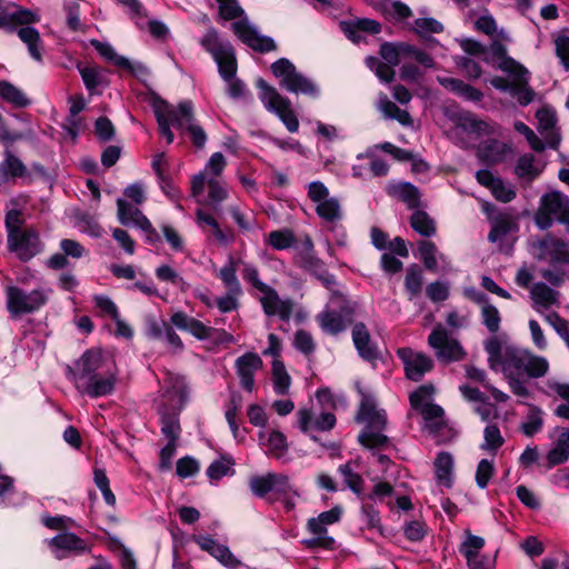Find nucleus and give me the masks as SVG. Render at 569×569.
Returning a JSON list of instances; mask_svg holds the SVG:
<instances>
[{
  "label": "nucleus",
  "mask_w": 569,
  "mask_h": 569,
  "mask_svg": "<svg viewBox=\"0 0 569 569\" xmlns=\"http://www.w3.org/2000/svg\"><path fill=\"white\" fill-rule=\"evenodd\" d=\"M68 378L76 389L90 398L111 395L118 381V368L113 359L100 349H89L68 367Z\"/></svg>",
  "instance_id": "nucleus-1"
},
{
  "label": "nucleus",
  "mask_w": 569,
  "mask_h": 569,
  "mask_svg": "<svg viewBox=\"0 0 569 569\" xmlns=\"http://www.w3.org/2000/svg\"><path fill=\"white\" fill-rule=\"evenodd\" d=\"M227 160L221 152L210 156L204 168L190 178V194L197 203L218 209L229 191L221 179Z\"/></svg>",
  "instance_id": "nucleus-2"
},
{
  "label": "nucleus",
  "mask_w": 569,
  "mask_h": 569,
  "mask_svg": "<svg viewBox=\"0 0 569 569\" xmlns=\"http://www.w3.org/2000/svg\"><path fill=\"white\" fill-rule=\"evenodd\" d=\"M153 109L160 132L166 138L167 143L173 141V133L170 128L174 127L188 131L196 147H204L207 134L202 127L194 123L192 103L190 101H182L178 107H173L164 101H159L154 103Z\"/></svg>",
  "instance_id": "nucleus-3"
},
{
  "label": "nucleus",
  "mask_w": 569,
  "mask_h": 569,
  "mask_svg": "<svg viewBox=\"0 0 569 569\" xmlns=\"http://www.w3.org/2000/svg\"><path fill=\"white\" fill-rule=\"evenodd\" d=\"M163 389L158 407L161 431L168 441L177 442L181 432L178 417L188 400V386L183 377L168 375Z\"/></svg>",
  "instance_id": "nucleus-4"
},
{
  "label": "nucleus",
  "mask_w": 569,
  "mask_h": 569,
  "mask_svg": "<svg viewBox=\"0 0 569 569\" xmlns=\"http://www.w3.org/2000/svg\"><path fill=\"white\" fill-rule=\"evenodd\" d=\"M201 46L208 51L218 64L221 78L227 82L228 94L232 99L246 97L247 89L243 82L237 79V61L234 50L229 41L220 38L214 29H209L200 41Z\"/></svg>",
  "instance_id": "nucleus-5"
},
{
  "label": "nucleus",
  "mask_w": 569,
  "mask_h": 569,
  "mask_svg": "<svg viewBox=\"0 0 569 569\" xmlns=\"http://www.w3.org/2000/svg\"><path fill=\"white\" fill-rule=\"evenodd\" d=\"M361 396L357 421L365 425L362 432L359 435V442L369 449L382 448L387 445L388 438L383 435L387 425V416L385 410L379 409L375 397L361 388Z\"/></svg>",
  "instance_id": "nucleus-6"
},
{
  "label": "nucleus",
  "mask_w": 569,
  "mask_h": 569,
  "mask_svg": "<svg viewBox=\"0 0 569 569\" xmlns=\"http://www.w3.org/2000/svg\"><path fill=\"white\" fill-rule=\"evenodd\" d=\"M249 487L252 493L259 498H266L269 502H281L287 511L296 507L300 493L289 478L282 473H267L250 479Z\"/></svg>",
  "instance_id": "nucleus-7"
},
{
  "label": "nucleus",
  "mask_w": 569,
  "mask_h": 569,
  "mask_svg": "<svg viewBox=\"0 0 569 569\" xmlns=\"http://www.w3.org/2000/svg\"><path fill=\"white\" fill-rule=\"evenodd\" d=\"M512 42L510 33L500 28L498 36L491 38L488 47L489 62L495 64L501 72L507 76L513 74L518 79H526L528 69L508 54V44Z\"/></svg>",
  "instance_id": "nucleus-8"
},
{
  "label": "nucleus",
  "mask_w": 569,
  "mask_h": 569,
  "mask_svg": "<svg viewBox=\"0 0 569 569\" xmlns=\"http://www.w3.org/2000/svg\"><path fill=\"white\" fill-rule=\"evenodd\" d=\"M260 89L259 98L264 108L279 117L288 131L297 132L299 129V120L291 108L288 98L281 96L273 87L269 86L263 79L257 81Z\"/></svg>",
  "instance_id": "nucleus-9"
},
{
  "label": "nucleus",
  "mask_w": 569,
  "mask_h": 569,
  "mask_svg": "<svg viewBox=\"0 0 569 569\" xmlns=\"http://www.w3.org/2000/svg\"><path fill=\"white\" fill-rule=\"evenodd\" d=\"M170 322L177 329L189 332L200 341H212L213 343L233 342V337L226 330L207 326L183 311L173 312L170 317Z\"/></svg>",
  "instance_id": "nucleus-10"
},
{
  "label": "nucleus",
  "mask_w": 569,
  "mask_h": 569,
  "mask_svg": "<svg viewBox=\"0 0 569 569\" xmlns=\"http://www.w3.org/2000/svg\"><path fill=\"white\" fill-rule=\"evenodd\" d=\"M51 293L50 289L38 288L30 292L10 286L7 288V309L11 317H18L24 313H31L43 307Z\"/></svg>",
  "instance_id": "nucleus-11"
},
{
  "label": "nucleus",
  "mask_w": 569,
  "mask_h": 569,
  "mask_svg": "<svg viewBox=\"0 0 569 569\" xmlns=\"http://www.w3.org/2000/svg\"><path fill=\"white\" fill-rule=\"evenodd\" d=\"M428 346L440 362H459L466 359L467 351L461 342L442 326L437 325L428 336Z\"/></svg>",
  "instance_id": "nucleus-12"
},
{
  "label": "nucleus",
  "mask_w": 569,
  "mask_h": 569,
  "mask_svg": "<svg viewBox=\"0 0 569 569\" xmlns=\"http://www.w3.org/2000/svg\"><path fill=\"white\" fill-rule=\"evenodd\" d=\"M274 77L280 79V86L292 93H301L309 97H317L318 87L307 77L296 70V67L288 59H279L271 64Z\"/></svg>",
  "instance_id": "nucleus-13"
},
{
  "label": "nucleus",
  "mask_w": 569,
  "mask_h": 569,
  "mask_svg": "<svg viewBox=\"0 0 569 569\" xmlns=\"http://www.w3.org/2000/svg\"><path fill=\"white\" fill-rule=\"evenodd\" d=\"M307 194L315 204L316 213L328 223H336L342 219V208L336 197L330 196L329 189L321 181H312L307 186Z\"/></svg>",
  "instance_id": "nucleus-14"
},
{
  "label": "nucleus",
  "mask_w": 569,
  "mask_h": 569,
  "mask_svg": "<svg viewBox=\"0 0 569 569\" xmlns=\"http://www.w3.org/2000/svg\"><path fill=\"white\" fill-rule=\"evenodd\" d=\"M553 220L569 221V198L559 191L543 194L536 213V223L541 229L549 228Z\"/></svg>",
  "instance_id": "nucleus-15"
},
{
  "label": "nucleus",
  "mask_w": 569,
  "mask_h": 569,
  "mask_svg": "<svg viewBox=\"0 0 569 569\" xmlns=\"http://www.w3.org/2000/svg\"><path fill=\"white\" fill-rule=\"evenodd\" d=\"M337 302L339 310L327 307L317 316V322L321 330L328 335H338L347 329L352 321L353 309L340 296L331 299Z\"/></svg>",
  "instance_id": "nucleus-16"
},
{
  "label": "nucleus",
  "mask_w": 569,
  "mask_h": 569,
  "mask_svg": "<svg viewBox=\"0 0 569 569\" xmlns=\"http://www.w3.org/2000/svg\"><path fill=\"white\" fill-rule=\"evenodd\" d=\"M297 425L301 432L310 436L312 440H317L313 432H325L331 430L336 425V416L328 411L316 415L309 408H301L296 413Z\"/></svg>",
  "instance_id": "nucleus-17"
},
{
  "label": "nucleus",
  "mask_w": 569,
  "mask_h": 569,
  "mask_svg": "<svg viewBox=\"0 0 569 569\" xmlns=\"http://www.w3.org/2000/svg\"><path fill=\"white\" fill-rule=\"evenodd\" d=\"M119 221L124 226H136L146 236V242L156 244L160 242V234L150 220L138 208L128 206L124 201L119 203Z\"/></svg>",
  "instance_id": "nucleus-18"
},
{
  "label": "nucleus",
  "mask_w": 569,
  "mask_h": 569,
  "mask_svg": "<svg viewBox=\"0 0 569 569\" xmlns=\"http://www.w3.org/2000/svg\"><path fill=\"white\" fill-rule=\"evenodd\" d=\"M397 355L403 363L407 378L410 380H421L433 367L432 359L421 351L411 348H399Z\"/></svg>",
  "instance_id": "nucleus-19"
},
{
  "label": "nucleus",
  "mask_w": 569,
  "mask_h": 569,
  "mask_svg": "<svg viewBox=\"0 0 569 569\" xmlns=\"http://www.w3.org/2000/svg\"><path fill=\"white\" fill-rule=\"evenodd\" d=\"M7 242L8 249L22 261L30 260L42 249L39 234L32 229H24L14 236L10 234Z\"/></svg>",
  "instance_id": "nucleus-20"
},
{
  "label": "nucleus",
  "mask_w": 569,
  "mask_h": 569,
  "mask_svg": "<svg viewBox=\"0 0 569 569\" xmlns=\"http://www.w3.org/2000/svg\"><path fill=\"white\" fill-rule=\"evenodd\" d=\"M533 254L549 263H563L569 261V248L563 241L547 236L533 243Z\"/></svg>",
  "instance_id": "nucleus-21"
},
{
  "label": "nucleus",
  "mask_w": 569,
  "mask_h": 569,
  "mask_svg": "<svg viewBox=\"0 0 569 569\" xmlns=\"http://www.w3.org/2000/svg\"><path fill=\"white\" fill-rule=\"evenodd\" d=\"M232 29L243 43L256 51L269 52L276 49L274 41L269 37L261 36L247 19L233 22Z\"/></svg>",
  "instance_id": "nucleus-22"
},
{
  "label": "nucleus",
  "mask_w": 569,
  "mask_h": 569,
  "mask_svg": "<svg viewBox=\"0 0 569 569\" xmlns=\"http://www.w3.org/2000/svg\"><path fill=\"white\" fill-rule=\"evenodd\" d=\"M262 367L261 357L254 352H247L236 360V372L243 390L248 392L254 391V376Z\"/></svg>",
  "instance_id": "nucleus-23"
},
{
  "label": "nucleus",
  "mask_w": 569,
  "mask_h": 569,
  "mask_svg": "<svg viewBox=\"0 0 569 569\" xmlns=\"http://www.w3.org/2000/svg\"><path fill=\"white\" fill-rule=\"evenodd\" d=\"M259 300L263 312L267 316H277L283 321H288L291 318L293 310L292 300L289 298H280L278 292L272 287H268L266 290H263Z\"/></svg>",
  "instance_id": "nucleus-24"
},
{
  "label": "nucleus",
  "mask_w": 569,
  "mask_h": 569,
  "mask_svg": "<svg viewBox=\"0 0 569 569\" xmlns=\"http://www.w3.org/2000/svg\"><path fill=\"white\" fill-rule=\"evenodd\" d=\"M465 540L459 547L460 553L466 558L469 569H487L488 559L481 555L485 547V539L472 535L469 530L465 532Z\"/></svg>",
  "instance_id": "nucleus-25"
},
{
  "label": "nucleus",
  "mask_w": 569,
  "mask_h": 569,
  "mask_svg": "<svg viewBox=\"0 0 569 569\" xmlns=\"http://www.w3.org/2000/svg\"><path fill=\"white\" fill-rule=\"evenodd\" d=\"M194 542L209 555H211L217 561L228 569H238L241 566V561L230 551V549L217 542L209 536H194Z\"/></svg>",
  "instance_id": "nucleus-26"
},
{
  "label": "nucleus",
  "mask_w": 569,
  "mask_h": 569,
  "mask_svg": "<svg viewBox=\"0 0 569 569\" xmlns=\"http://www.w3.org/2000/svg\"><path fill=\"white\" fill-rule=\"evenodd\" d=\"M457 130L459 133L466 134L473 140L495 133L493 124L479 119L470 112H462L459 114L457 119Z\"/></svg>",
  "instance_id": "nucleus-27"
},
{
  "label": "nucleus",
  "mask_w": 569,
  "mask_h": 569,
  "mask_svg": "<svg viewBox=\"0 0 569 569\" xmlns=\"http://www.w3.org/2000/svg\"><path fill=\"white\" fill-rule=\"evenodd\" d=\"M418 251L427 270L447 272L451 269L448 257L440 252L433 242L429 240L420 241L418 243Z\"/></svg>",
  "instance_id": "nucleus-28"
},
{
  "label": "nucleus",
  "mask_w": 569,
  "mask_h": 569,
  "mask_svg": "<svg viewBox=\"0 0 569 569\" xmlns=\"http://www.w3.org/2000/svg\"><path fill=\"white\" fill-rule=\"evenodd\" d=\"M477 181L488 188L491 194L499 201L509 202L516 198V191L510 183L496 177L489 170H479L476 173Z\"/></svg>",
  "instance_id": "nucleus-29"
},
{
  "label": "nucleus",
  "mask_w": 569,
  "mask_h": 569,
  "mask_svg": "<svg viewBox=\"0 0 569 569\" xmlns=\"http://www.w3.org/2000/svg\"><path fill=\"white\" fill-rule=\"evenodd\" d=\"M90 44L97 50V52L108 62L113 66L129 71L132 74L144 72L146 67L141 63H132L128 58L117 53L114 48L108 43L97 39L90 40Z\"/></svg>",
  "instance_id": "nucleus-30"
},
{
  "label": "nucleus",
  "mask_w": 569,
  "mask_h": 569,
  "mask_svg": "<svg viewBox=\"0 0 569 569\" xmlns=\"http://www.w3.org/2000/svg\"><path fill=\"white\" fill-rule=\"evenodd\" d=\"M536 118L538 120V130L545 137L546 144L550 148H556L560 140L556 110L545 106L536 112Z\"/></svg>",
  "instance_id": "nucleus-31"
},
{
  "label": "nucleus",
  "mask_w": 569,
  "mask_h": 569,
  "mask_svg": "<svg viewBox=\"0 0 569 569\" xmlns=\"http://www.w3.org/2000/svg\"><path fill=\"white\" fill-rule=\"evenodd\" d=\"M526 355L527 350L525 349L507 347L498 371H502L507 379L523 377Z\"/></svg>",
  "instance_id": "nucleus-32"
},
{
  "label": "nucleus",
  "mask_w": 569,
  "mask_h": 569,
  "mask_svg": "<svg viewBox=\"0 0 569 569\" xmlns=\"http://www.w3.org/2000/svg\"><path fill=\"white\" fill-rule=\"evenodd\" d=\"M258 439L260 447L268 456L279 459L287 453V438L281 431L277 429L260 430Z\"/></svg>",
  "instance_id": "nucleus-33"
},
{
  "label": "nucleus",
  "mask_w": 569,
  "mask_h": 569,
  "mask_svg": "<svg viewBox=\"0 0 569 569\" xmlns=\"http://www.w3.org/2000/svg\"><path fill=\"white\" fill-rule=\"evenodd\" d=\"M49 546L57 559H62L66 552H81L86 550L84 541L71 532L57 535L49 541Z\"/></svg>",
  "instance_id": "nucleus-34"
},
{
  "label": "nucleus",
  "mask_w": 569,
  "mask_h": 569,
  "mask_svg": "<svg viewBox=\"0 0 569 569\" xmlns=\"http://www.w3.org/2000/svg\"><path fill=\"white\" fill-rule=\"evenodd\" d=\"M300 266L306 271L317 277L327 288L336 283L335 276L327 271L325 262L312 251H308L301 257Z\"/></svg>",
  "instance_id": "nucleus-35"
},
{
  "label": "nucleus",
  "mask_w": 569,
  "mask_h": 569,
  "mask_svg": "<svg viewBox=\"0 0 569 569\" xmlns=\"http://www.w3.org/2000/svg\"><path fill=\"white\" fill-rule=\"evenodd\" d=\"M307 530L312 535L311 538L305 539L303 543L308 548L322 547L332 549L336 541L332 537L328 536V530L325 525L319 522L316 518H310L307 522Z\"/></svg>",
  "instance_id": "nucleus-36"
},
{
  "label": "nucleus",
  "mask_w": 569,
  "mask_h": 569,
  "mask_svg": "<svg viewBox=\"0 0 569 569\" xmlns=\"http://www.w3.org/2000/svg\"><path fill=\"white\" fill-rule=\"evenodd\" d=\"M197 223L200 228H210L211 236L221 244H228L233 241L234 236L230 230L220 228L214 217L203 209H198L196 212Z\"/></svg>",
  "instance_id": "nucleus-37"
},
{
  "label": "nucleus",
  "mask_w": 569,
  "mask_h": 569,
  "mask_svg": "<svg viewBox=\"0 0 569 569\" xmlns=\"http://www.w3.org/2000/svg\"><path fill=\"white\" fill-rule=\"evenodd\" d=\"M242 263L239 258L232 254L228 256L226 263L219 270L218 277L222 281L227 291L231 293H241V284L237 277V269Z\"/></svg>",
  "instance_id": "nucleus-38"
},
{
  "label": "nucleus",
  "mask_w": 569,
  "mask_h": 569,
  "mask_svg": "<svg viewBox=\"0 0 569 569\" xmlns=\"http://www.w3.org/2000/svg\"><path fill=\"white\" fill-rule=\"evenodd\" d=\"M388 193L406 203L409 209H415L420 203V193L417 187L409 182H396L388 187Z\"/></svg>",
  "instance_id": "nucleus-39"
},
{
  "label": "nucleus",
  "mask_w": 569,
  "mask_h": 569,
  "mask_svg": "<svg viewBox=\"0 0 569 569\" xmlns=\"http://www.w3.org/2000/svg\"><path fill=\"white\" fill-rule=\"evenodd\" d=\"M438 81L443 88L457 93L458 96L465 98L466 100L478 102L483 97L480 90L465 83L460 79L450 77H438Z\"/></svg>",
  "instance_id": "nucleus-40"
},
{
  "label": "nucleus",
  "mask_w": 569,
  "mask_h": 569,
  "mask_svg": "<svg viewBox=\"0 0 569 569\" xmlns=\"http://www.w3.org/2000/svg\"><path fill=\"white\" fill-rule=\"evenodd\" d=\"M352 340L359 355L366 360L377 357L376 348L370 341V335L363 323H356L352 329Z\"/></svg>",
  "instance_id": "nucleus-41"
},
{
  "label": "nucleus",
  "mask_w": 569,
  "mask_h": 569,
  "mask_svg": "<svg viewBox=\"0 0 569 569\" xmlns=\"http://www.w3.org/2000/svg\"><path fill=\"white\" fill-rule=\"evenodd\" d=\"M435 475L438 483L449 488L452 486L453 457L446 451L438 453L435 460Z\"/></svg>",
  "instance_id": "nucleus-42"
},
{
  "label": "nucleus",
  "mask_w": 569,
  "mask_h": 569,
  "mask_svg": "<svg viewBox=\"0 0 569 569\" xmlns=\"http://www.w3.org/2000/svg\"><path fill=\"white\" fill-rule=\"evenodd\" d=\"M271 382L276 395L284 396L291 387V377L282 360L271 362Z\"/></svg>",
  "instance_id": "nucleus-43"
},
{
  "label": "nucleus",
  "mask_w": 569,
  "mask_h": 569,
  "mask_svg": "<svg viewBox=\"0 0 569 569\" xmlns=\"http://www.w3.org/2000/svg\"><path fill=\"white\" fill-rule=\"evenodd\" d=\"M530 296L533 301V308L538 312L548 309L557 302V292L546 283H536L530 290Z\"/></svg>",
  "instance_id": "nucleus-44"
},
{
  "label": "nucleus",
  "mask_w": 569,
  "mask_h": 569,
  "mask_svg": "<svg viewBox=\"0 0 569 569\" xmlns=\"http://www.w3.org/2000/svg\"><path fill=\"white\" fill-rule=\"evenodd\" d=\"M20 40L27 46L29 54L37 61L42 59V41L37 29L26 26L17 31Z\"/></svg>",
  "instance_id": "nucleus-45"
},
{
  "label": "nucleus",
  "mask_w": 569,
  "mask_h": 569,
  "mask_svg": "<svg viewBox=\"0 0 569 569\" xmlns=\"http://www.w3.org/2000/svg\"><path fill=\"white\" fill-rule=\"evenodd\" d=\"M558 438L553 448L548 452V461L551 465H560L569 458V429H557Z\"/></svg>",
  "instance_id": "nucleus-46"
},
{
  "label": "nucleus",
  "mask_w": 569,
  "mask_h": 569,
  "mask_svg": "<svg viewBox=\"0 0 569 569\" xmlns=\"http://www.w3.org/2000/svg\"><path fill=\"white\" fill-rule=\"evenodd\" d=\"M546 392L550 396H558L562 400H565V403L559 405L555 413L556 416L569 419V383H562L556 380H548L546 383Z\"/></svg>",
  "instance_id": "nucleus-47"
},
{
  "label": "nucleus",
  "mask_w": 569,
  "mask_h": 569,
  "mask_svg": "<svg viewBox=\"0 0 569 569\" xmlns=\"http://www.w3.org/2000/svg\"><path fill=\"white\" fill-rule=\"evenodd\" d=\"M0 97L14 108H24L30 104L27 94L20 88L6 80L0 81Z\"/></svg>",
  "instance_id": "nucleus-48"
},
{
  "label": "nucleus",
  "mask_w": 569,
  "mask_h": 569,
  "mask_svg": "<svg viewBox=\"0 0 569 569\" xmlns=\"http://www.w3.org/2000/svg\"><path fill=\"white\" fill-rule=\"evenodd\" d=\"M542 427L543 411L537 406L528 405V411L520 425L522 433L527 437H532L533 435L540 432Z\"/></svg>",
  "instance_id": "nucleus-49"
},
{
  "label": "nucleus",
  "mask_w": 569,
  "mask_h": 569,
  "mask_svg": "<svg viewBox=\"0 0 569 569\" xmlns=\"http://www.w3.org/2000/svg\"><path fill=\"white\" fill-rule=\"evenodd\" d=\"M530 77L531 73L529 70L526 79H518L513 74L508 76V78L513 79L515 84L510 94L517 99L520 106H528L535 100L536 92L529 86Z\"/></svg>",
  "instance_id": "nucleus-50"
},
{
  "label": "nucleus",
  "mask_w": 569,
  "mask_h": 569,
  "mask_svg": "<svg viewBox=\"0 0 569 569\" xmlns=\"http://www.w3.org/2000/svg\"><path fill=\"white\" fill-rule=\"evenodd\" d=\"M121 200L124 201L128 206L140 209V206H142L147 200L144 183L138 181L127 186L123 190V197L117 200L118 208Z\"/></svg>",
  "instance_id": "nucleus-51"
},
{
  "label": "nucleus",
  "mask_w": 569,
  "mask_h": 569,
  "mask_svg": "<svg viewBox=\"0 0 569 569\" xmlns=\"http://www.w3.org/2000/svg\"><path fill=\"white\" fill-rule=\"evenodd\" d=\"M542 171V167L538 164L532 154H525L517 161L515 172L516 174L527 181H532Z\"/></svg>",
  "instance_id": "nucleus-52"
},
{
  "label": "nucleus",
  "mask_w": 569,
  "mask_h": 569,
  "mask_svg": "<svg viewBox=\"0 0 569 569\" xmlns=\"http://www.w3.org/2000/svg\"><path fill=\"white\" fill-rule=\"evenodd\" d=\"M79 72L81 74L84 87L90 92V94L98 93V88L106 82L102 70L99 67H79Z\"/></svg>",
  "instance_id": "nucleus-53"
},
{
  "label": "nucleus",
  "mask_w": 569,
  "mask_h": 569,
  "mask_svg": "<svg viewBox=\"0 0 569 569\" xmlns=\"http://www.w3.org/2000/svg\"><path fill=\"white\" fill-rule=\"evenodd\" d=\"M408 49L409 43L386 42L380 47V54L387 63L398 66L403 58H407Z\"/></svg>",
  "instance_id": "nucleus-54"
},
{
  "label": "nucleus",
  "mask_w": 569,
  "mask_h": 569,
  "mask_svg": "<svg viewBox=\"0 0 569 569\" xmlns=\"http://www.w3.org/2000/svg\"><path fill=\"white\" fill-rule=\"evenodd\" d=\"M508 151L509 148L506 143L491 140L480 148L479 153L483 160L496 163L502 161Z\"/></svg>",
  "instance_id": "nucleus-55"
},
{
  "label": "nucleus",
  "mask_w": 569,
  "mask_h": 569,
  "mask_svg": "<svg viewBox=\"0 0 569 569\" xmlns=\"http://www.w3.org/2000/svg\"><path fill=\"white\" fill-rule=\"evenodd\" d=\"M549 370V362L545 357L536 356L527 350L525 376L531 378L543 377Z\"/></svg>",
  "instance_id": "nucleus-56"
},
{
  "label": "nucleus",
  "mask_w": 569,
  "mask_h": 569,
  "mask_svg": "<svg viewBox=\"0 0 569 569\" xmlns=\"http://www.w3.org/2000/svg\"><path fill=\"white\" fill-rule=\"evenodd\" d=\"M411 228L423 237H431L436 233L433 220L423 211L417 210L410 219Z\"/></svg>",
  "instance_id": "nucleus-57"
},
{
  "label": "nucleus",
  "mask_w": 569,
  "mask_h": 569,
  "mask_svg": "<svg viewBox=\"0 0 569 569\" xmlns=\"http://www.w3.org/2000/svg\"><path fill=\"white\" fill-rule=\"evenodd\" d=\"M425 420L426 428H428L431 432H436L443 425V409L435 403H430L425 406L419 411Z\"/></svg>",
  "instance_id": "nucleus-58"
},
{
  "label": "nucleus",
  "mask_w": 569,
  "mask_h": 569,
  "mask_svg": "<svg viewBox=\"0 0 569 569\" xmlns=\"http://www.w3.org/2000/svg\"><path fill=\"white\" fill-rule=\"evenodd\" d=\"M501 341L497 337H491L485 342V350L488 353L489 367L498 371L501 366V360L505 357V349Z\"/></svg>",
  "instance_id": "nucleus-59"
},
{
  "label": "nucleus",
  "mask_w": 569,
  "mask_h": 569,
  "mask_svg": "<svg viewBox=\"0 0 569 569\" xmlns=\"http://www.w3.org/2000/svg\"><path fill=\"white\" fill-rule=\"evenodd\" d=\"M339 472L342 476L343 481L347 485V487L350 490H352L356 495L361 497L365 482H363L362 477L353 470L351 463L347 462L345 465H341L339 467Z\"/></svg>",
  "instance_id": "nucleus-60"
},
{
  "label": "nucleus",
  "mask_w": 569,
  "mask_h": 569,
  "mask_svg": "<svg viewBox=\"0 0 569 569\" xmlns=\"http://www.w3.org/2000/svg\"><path fill=\"white\" fill-rule=\"evenodd\" d=\"M491 230L488 239L491 242L500 241L511 229V222L508 214L501 213L490 219Z\"/></svg>",
  "instance_id": "nucleus-61"
},
{
  "label": "nucleus",
  "mask_w": 569,
  "mask_h": 569,
  "mask_svg": "<svg viewBox=\"0 0 569 569\" xmlns=\"http://www.w3.org/2000/svg\"><path fill=\"white\" fill-rule=\"evenodd\" d=\"M505 439L500 429L496 425H488L483 431V442L481 449L496 453L497 450L503 445Z\"/></svg>",
  "instance_id": "nucleus-62"
},
{
  "label": "nucleus",
  "mask_w": 569,
  "mask_h": 569,
  "mask_svg": "<svg viewBox=\"0 0 569 569\" xmlns=\"http://www.w3.org/2000/svg\"><path fill=\"white\" fill-rule=\"evenodd\" d=\"M266 241L276 250H284L295 243V236L289 229L276 230L268 234Z\"/></svg>",
  "instance_id": "nucleus-63"
},
{
  "label": "nucleus",
  "mask_w": 569,
  "mask_h": 569,
  "mask_svg": "<svg viewBox=\"0 0 569 569\" xmlns=\"http://www.w3.org/2000/svg\"><path fill=\"white\" fill-rule=\"evenodd\" d=\"M553 43L556 56L563 68L569 71V36L566 32H560L555 36Z\"/></svg>",
  "instance_id": "nucleus-64"
}]
</instances>
